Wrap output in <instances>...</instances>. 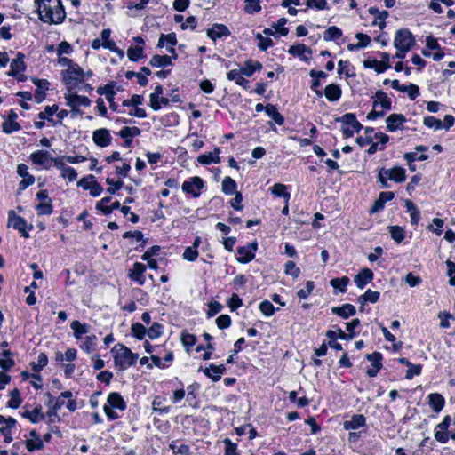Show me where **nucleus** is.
<instances>
[{
  "mask_svg": "<svg viewBox=\"0 0 455 455\" xmlns=\"http://www.w3.org/2000/svg\"><path fill=\"white\" fill-rule=\"evenodd\" d=\"M163 326L158 323H154L148 331V335L150 339L158 338L162 334Z\"/></svg>",
  "mask_w": 455,
  "mask_h": 455,
  "instance_id": "nucleus-51",
  "label": "nucleus"
},
{
  "mask_svg": "<svg viewBox=\"0 0 455 455\" xmlns=\"http://www.w3.org/2000/svg\"><path fill=\"white\" fill-rule=\"evenodd\" d=\"M37 211L39 214H46L49 215L52 212V206L51 204V199H48L47 202H41L37 204Z\"/></svg>",
  "mask_w": 455,
  "mask_h": 455,
  "instance_id": "nucleus-52",
  "label": "nucleus"
},
{
  "mask_svg": "<svg viewBox=\"0 0 455 455\" xmlns=\"http://www.w3.org/2000/svg\"><path fill=\"white\" fill-rule=\"evenodd\" d=\"M257 38L259 40V48L260 50H267L269 46L273 45V41L272 39L268 38V37H264L262 36L260 34H258L257 35Z\"/></svg>",
  "mask_w": 455,
  "mask_h": 455,
  "instance_id": "nucleus-58",
  "label": "nucleus"
},
{
  "mask_svg": "<svg viewBox=\"0 0 455 455\" xmlns=\"http://www.w3.org/2000/svg\"><path fill=\"white\" fill-rule=\"evenodd\" d=\"M238 258L237 260L242 263H248L252 260L255 254L250 247H239L237 249Z\"/></svg>",
  "mask_w": 455,
  "mask_h": 455,
  "instance_id": "nucleus-27",
  "label": "nucleus"
},
{
  "mask_svg": "<svg viewBox=\"0 0 455 455\" xmlns=\"http://www.w3.org/2000/svg\"><path fill=\"white\" fill-rule=\"evenodd\" d=\"M219 153L220 149L216 148L213 152H211L208 155L199 156L197 161L203 164H209L211 163H220V159L218 156Z\"/></svg>",
  "mask_w": 455,
  "mask_h": 455,
  "instance_id": "nucleus-28",
  "label": "nucleus"
},
{
  "mask_svg": "<svg viewBox=\"0 0 455 455\" xmlns=\"http://www.w3.org/2000/svg\"><path fill=\"white\" fill-rule=\"evenodd\" d=\"M391 237L394 241L400 243L405 237V232L400 226H390L388 227Z\"/></svg>",
  "mask_w": 455,
  "mask_h": 455,
  "instance_id": "nucleus-36",
  "label": "nucleus"
},
{
  "mask_svg": "<svg viewBox=\"0 0 455 455\" xmlns=\"http://www.w3.org/2000/svg\"><path fill=\"white\" fill-rule=\"evenodd\" d=\"M108 405L122 411H124L126 407V403L120 394L115 392L109 394L108 397Z\"/></svg>",
  "mask_w": 455,
  "mask_h": 455,
  "instance_id": "nucleus-21",
  "label": "nucleus"
},
{
  "mask_svg": "<svg viewBox=\"0 0 455 455\" xmlns=\"http://www.w3.org/2000/svg\"><path fill=\"white\" fill-rule=\"evenodd\" d=\"M12 226L15 229L19 230L22 234V236L26 238L29 236L28 233L26 231L27 223L25 220L20 216L15 217Z\"/></svg>",
  "mask_w": 455,
  "mask_h": 455,
  "instance_id": "nucleus-41",
  "label": "nucleus"
},
{
  "mask_svg": "<svg viewBox=\"0 0 455 455\" xmlns=\"http://www.w3.org/2000/svg\"><path fill=\"white\" fill-rule=\"evenodd\" d=\"M58 110V106L53 105L52 107L47 106L44 108V111L39 113V118L40 119H48L51 120L50 117Z\"/></svg>",
  "mask_w": 455,
  "mask_h": 455,
  "instance_id": "nucleus-55",
  "label": "nucleus"
},
{
  "mask_svg": "<svg viewBox=\"0 0 455 455\" xmlns=\"http://www.w3.org/2000/svg\"><path fill=\"white\" fill-rule=\"evenodd\" d=\"M236 183L230 177H226L222 181V190L224 193L231 195L235 192Z\"/></svg>",
  "mask_w": 455,
  "mask_h": 455,
  "instance_id": "nucleus-42",
  "label": "nucleus"
},
{
  "mask_svg": "<svg viewBox=\"0 0 455 455\" xmlns=\"http://www.w3.org/2000/svg\"><path fill=\"white\" fill-rule=\"evenodd\" d=\"M201 370L208 378L212 379L213 381H218L220 379L221 375L226 371V367L223 364L219 366L211 364L209 368H205L204 370L201 367L199 371Z\"/></svg>",
  "mask_w": 455,
  "mask_h": 455,
  "instance_id": "nucleus-12",
  "label": "nucleus"
},
{
  "mask_svg": "<svg viewBox=\"0 0 455 455\" xmlns=\"http://www.w3.org/2000/svg\"><path fill=\"white\" fill-rule=\"evenodd\" d=\"M39 18L44 22L59 24L65 18V11L60 0H36Z\"/></svg>",
  "mask_w": 455,
  "mask_h": 455,
  "instance_id": "nucleus-1",
  "label": "nucleus"
},
{
  "mask_svg": "<svg viewBox=\"0 0 455 455\" xmlns=\"http://www.w3.org/2000/svg\"><path fill=\"white\" fill-rule=\"evenodd\" d=\"M271 192L276 196L284 197L286 203L290 198V194L286 191V186L283 184H275L271 188Z\"/></svg>",
  "mask_w": 455,
  "mask_h": 455,
  "instance_id": "nucleus-38",
  "label": "nucleus"
},
{
  "mask_svg": "<svg viewBox=\"0 0 455 455\" xmlns=\"http://www.w3.org/2000/svg\"><path fill=\"white\" fill-rule=\"evenodd\" d=\"M424 124L429 128L435 127L439 129L442 127V121L434 116H427L424 118Z\"/></svg>",
  "mask_w": 455,
  "mask_h": 455,
  "instance_id": "nucleus-57",
  "label": "nucleus"
},
{
  "mask_svg": "<svg viewBox=\"0 0 455 455\" xmlns=\"http://www.w3.org/2000/svg\"><path fill=\"white\" fill-rule=\"evenodd\" d=\"M132 333L138 339H143L147 333V330L141 323H135L132 325Z\"/></svg>",
  "mask_w": 455,
  "mask_h": 455,
  "instance_id": "nucleus-44",
  "label": "nucleus"
},
{
  "mask_svg": "<svg viewBox=\"0 0 455 455\" xmlns=\"http://www.w3.org/2000/svg\"><path fill=\"white\" fill-rule=\"evenodd\" d=\"M308 7H315L318 10H324L327 8V3L325 0H307Z\"/></svg>",
  "mask_w": 455,
  "mask_h": 455,
  "instance_id": "nucleus-62",
  "label": "nucleus"
},
{
  "mask_svg": "<svg viewBox=\"0 0 455 455\" xmlns=\"http://www.w3.org/2000/svg\"><path fill=\"white\" fill-rule=\"evenodd\" d=\"M429 403L433 410L436 412L440 411L444 405L443 397L437 393L429 395Z\"/></svg>",
  "mask_w": 455,
  "mask_h": 455,
  "instance_id": "nucleus-32",
  "label": "nucleus"
},
{
  "mask_svg": "<svg viewBox=\"0 0 455 455\" xmlns=\"http://www.w3.org/2000/svg\"><path fill=\"white\" fill-rule=\"evenodd\" d=\"M375 100L373 103V108H375L379 104L384 108V109H390L391 108V100L387 97V93L383 91H377L375 93Z\"/></svg>",
  "mask_w": 455,
  "mask_h": 455,
  "instance_id": "nucleus-22",
  "label": "nucleus"
},
{
  "mask_svg": "<svg viewBox=\"0 0 455 455\" xmlns=\"http://www.w3.org/2000/svg\"><path fill=\"white\" fill-rule=\"evenodd\" d=\"M17 117V114L13 110H11L8 116V121L4 122L2 125L4 132L11 133L13 131L20 130V125L16 122Z\"/></svg>",
  "mask_w": 455,
  "mask_h": 455,
  "instance_id": "nucleus-17",
  "label": "nucleus"
},
{
  "mask_svg": "<svg viewBox=\"0 0 455 455\" xmlns=\"http://www.w3.org/2000/svg\"><path fill=\"white\" fill-rule=\"evenodd\" d=\"M289 52L294 56H302L305 52H308L309 54H311L312 52L305 44H299L297 45H292L289 49Z\"/></svg>",
  "mask_w": 455,
  "mask_h": 455,
  "instance_id": "nucleus-46",
  "label": "nucleus"
},
{
  "mask_svg": "<svg viewBox=\"0 0 455 455\" xmlns=\"http://www.w3.org/2000/svg\"><path fill=\"white\" fill-rule=\"evenodd\" d=\"M22 416L28 419L33 423H37L44 419L41 406L36 407L33 411H25Z\"/></svg>",
  "mask_w": 455,
  "mask_h": 455,
  "instance_id": "nucleus-24",
  "label": "nucleus"
},
{
  "mask_svg": "<svg viewBox=\"0 0 455 455\" xmlns=\"http://www.w3.org/2000/svg\"><path fill=\"white\" fill-rule=\"evenodd\" d=\"M341 36H342V31L339 28L332 26V27H330L324 32L323 39L325 41H331V40L339 39V37H341Z\"/></svg>",
  "mask_w": 455,
  "mask_h": 455,
  "instance_id": "nucleus-37",
  "label": "nucleus"
},
{
  "mask_svg": "<svg viewBox=\"0 0 455 455\" xmlns=\"http://www.w3.org/2000/svg\"><path fill=\"white\" fill-rule=\"evenodd\" d=\"M112 353L114 354L115 365L119 371H124L133 365L138 359V355L132 353L130 348L123 344L116 345Z\"/></svg>",
  "mask_w": 455,
  "mask_h": 455,
  "instance_id": "nucleus-2",
  "label": "nucleus"
},
{
  "mask_svg": "<svg viewBox=\"0 0 455 455\" xmlns=\"http://www.w3.org/2000/svg\"><path fill=\"white\" fill-rule=\"evenodd\" d=\"M265 111L277 124L282 125L284 123L283 116L278 112L275 105L267 104L265 107Z\"/></svg>",
  "mask_w": 455,
  "mask_h": 455,
  "instance_id": "nucleus-29",
  "label": "nucleus"
},
{
  "mask_svg": "<svg viewBox=\"0 0 455 455\" xmlns=\"http://www.w3.org/2000/svg\"><path fill=\"white\" fill-rule=\"evenodd\" d=\"M115 92L113 86L111 84H107L106 88V99L109 102L110 108L116 111L117 109V105L114 101Z\"/></svg>",
  "mask_w": 455,
  "mask_h": 455,
  "instance_id": "nucleus-49",
  "label": "nucleus"
},
{
  "mask_svg": "<svg viewBox=\"0 0 455 455\" xmlns=\"http://www.w3.org/2000/svg\"><path fill=\"white\" fill-rule=\"evenodd\" d=\"M299 268L296 267V264L293 261H288L285 265V273L287 275H291L292 277H297L299 275Z\"/></svg>",
  "mask_w": 455,
  "mask_h": 455,
  "instance_id": "nucleus-53",
  "label": "nucleus"
},
{
  "mask_svg": "<svg viewBox=\"0 0 455 455\" xmlns=\"http://www.w3.org/2000/svg\"><path fill=\"white\" fill-rule=\"evenodd\" d=\"M324 95L329 100L335 101L340 98L341 90L337 84H331L325 87Z\"/></svg>",
  "mask_w": 455,
  "mask_h": 455,
  "instance_id": "nucleus-26",
  "label": "nucleus"
},
{
  "mask_svg": "<svg viewBox=\"0 0 455 455\" xmlns=\"http://www.w3.org/2000/svg\"><path fill=\"white\" fill-rule=\"evenodd\" d=\"M216 323L220 329H225L229 327L231 319L228 315H221L216 319Z\"/></svg>",
  "mask_w": 455,
  "mask_h": 455,
  "instance_id": "nucleus-56",
  "label": "nucleus"
},
{
  "mask_svg": "<svg viewBox=\"0 0 455 455\" xmlns=\"http://www.w3.org/2000/svg\"><path fill=\"white\" fill-rule=\"evenodd\" d=\"M24 54L19 52L16 59L12 60L11 63V70L8 73L9 76L16 77L19 81H25L26 76L21 74L26 69V64L24 62Z\"/></svg>",
  "mask_w": 455,
  "mask_h": 455,
  "instance_id": "nucleus-5",
  "label": "nucleus"
},
{
  "mask_svg": "<svg viewBox=\"0 0 455 455\" xmlns=\"http://www.w3.org/2000/svg\"><path fill=\"white\" fill-rule=\"evenodd\" d=\"M307 289H301L298 291V296L300 299H307V296L312 292L314 289V283L312 281H307L306 284Z\"/></svg>",
  "mask_w": 455,
  "mask_h": 455,
  "instance_id": "nucleus-60",
  "label": "nucleus"
},
{
  "mask_svg": "<svg viewBox=\"0 0 455 455\" xmlns=\"http://www.w3.org/2000/svg\"><path fill=\"white\" fill-rule=\"evenodd\" d=\"M382 173L388 174V179L395 182H403L406 178L405 170L398 166L392 169L382 168Z\"/></svg>",
  "mask_w": 455,
  "mask_h": 455,
  "instance_id": "nucleus-14",
  "label": "nucleus"
},
{
  "mask_svg": "<svg viewBox=\"0 0 455 455\" xmlns=\"http://www.w3.org/2000/svg\"><path fill=\"white\" fill-rule=\"evenodd\" d=\"M373 279V272L369 268H363L358 275L355 276V283L363 289L365 284Z\"/></svg>",
  "mask_w": 455,
  "mask_h": 455,
  "instance_id": "nucleus-18",
  "label": "nucleus"
},
{
  "mask_svg": "<svg viewBox=\"0 0 455 455\" xmlns=\"http://www.w3.org/2000/svg\"><path fill=\"white\" fill-rule=\"evenodd\" d=\"M62 76L65 84L72 87L76 84L84 81V73L83 69L76 63H75L64 70L62 72Z\"/></svg>",
  "mask_w": 455,
  "mask_h": 455,
  "instance_id": "nucleus-3",
  "label": "nucleus"
},
{
  "mask_svg": "<svg viewBox=\"0 0 455 455\" xmlns=\"http://www.w3.org/2000/svg\"><path fill=\"white\" fill-rule=\"evenodd\" d=\"M68 105L71 108H75L77 106H89L91 104V100L85 96H80L76 93H69L65 96Z\"/></svg>",
  "mask_w": 455,
  "mask_h": 455,
  "instance_id": "nucleus-16",
  "label": "nucleus"
},
{
  "mask_svg": "<svg viewBox=\"0 0 455 455\" xmlns=\"http://www.w3.org/2000/svg\"><path fill=\"white\" fill-rule=\"evenodd\" d=\"M229 34V29L222 24H215L212 28L207 30V36L213 41L222 36H228Z\"/></svg>",
  "mask_w": 455,
  "mask_h": 455,
  "instance_id": "nucleus-15",
  "label": "nucleus"
},
{
  "mask_svg": "<svg viewBox=\"0 0 455 455\" xmlns=\"http://www.w3.org/2000/svg\"><path fill=\"white\" fill-rule=\"evenodd\" d=\"M149 64L153 67H165L172 65V57L168 55H154Z\"/></svg>",
  "mask_w": 455,
  "mask_h": 455,
  "instance_id": "nucleus-31",
  "label": "nucleus"
},
{
  "mask_svg": "<svg viewBox=\"0 0 455 455\" xmlns=\"http://www.w3.org/2000/svg\"><path fill=\"white\" fill-rule=\"evenodd\" d=\"M26 448L29 451H34L35 450H41L44 448V443L42 440H38V442L28 439L25 442Z\"/></svg>",
  "mask_w": 455,
  "mask_h": 455,
  "instance_id": "nucleus-54",
  "label": "nucleus"
},
{
  "mask_svg": "<svg viewBox=\"0 0 455 455\" xmlns=\"http://www.w3.org/2000/svg\"><path fill=\"white\" fill-rule=\"evenodd\" d=\"M163 87L161 85H157L155 88V92L150 95V107L154 110H159L161 108V104L167 106L169 104V100L167 98L162 97Z\"/></svg>",
  "mask_w": 455,
  "mask_h": 455,
  "instance_id": "nucleus-9",
  "label": "nucleus"
},
{
  "mask_svg": "<svg viewBox=\"0 0 455 455\" xmlns=\"http://www.w3.org/2000/svg\"><path fill=\"white\" fill-rule=\"evenodd\" d=\"M261 68L262 65L259 61L249 60L245 62V66L241 69V72L246 76H251L255 70H259Z\"/></svg>",
  "mask_w": 455,
  "mask_h": 455,
  "instance_id": "nucleus-33",
  "label": "nucleus"
},
{
  "mask_svg": "<svg viewBox=\"0 0 455 455\" xmlns=\"http://www.w3.org/2000/svg\"><path fill=\"white\" fill-rule=\"evenodd\" d=\"M146 271V266L136 262L133 265V268L129 273V277L137 281L139 284L142 285L144 283L145 278H144V272Z\"/></svg>",
  "mask_w": 455,
  "mask_h": 455,
  "instance_id": "nucleus-19",
  "label": "nucleus"
},
{
  "mask_svg": "<svg viewBox=\"0 0 455 455\" xmlns=\"http://www.w3.org/2000/svg\"><path fill=\"white\" fill-rule=\"evenodd\" d=\"M241 70H231L228 73V80H234L238 85L243 86V88H248L249 81L242 76Z\"/></svg>",
  "mask_w": 455,
  "mask_h": 455,
  "instance_id": "nucleus-34",
  "label": "nucleus"
},
{
  "mask_svg": "<svg viewBox=\"0 0 455 455\" xmlns=\"http://www.w3.org/2000/svg\"><path fill=\"white\" fill-rule=\"evenodd\" d=\"M365 424V418L362 414L354 415L350 420H346L344 422V428L348 429H356L359 427H362Z\"/></svg>",
  "mask_w": 455,
  "mask_h": 455,
  "instance_id": "nucleus-25",
  "label": "nucleus"
},
{
  "mask_svg": "<svg viewBox=\"0 0 455 455\" xmlns=\"http://www.w3.org/2000/svg\"><path fill=\"white\" fill-rule=\"evenodd\" d=\"M336 121H341L346 125H350L355 132H359L363 128L362 124L356 120L355 116L352 113L345 114L342 117L336 118Z\"/></svg>",
  "mask_w": 455,
  "mask_h": 455,
  "instance_id": "nucleus-23",
  "label": "nucleus"
},
{
  "mask_svg": "<svg viewBox=\"0 0 455 455\" xmlns=\"http://www.w3.org/2000/svg\"><path fill=\"white\" fill-rule=\"evenodd\" d=\"M382 60L381 61H378L377 60H365L363 61V65L364 67L366 68H374L375 70L378 72V73H382L384 72L386 69L389 68H390V64H389V54L387 53V52H384L382 54Z\"/></svg>",
  "mask_w": 455,
  "mask_h": 455,
  "instance_id": "nucleus-8",
  "label": "nucleus"
},
{
  "mask_svg": "<svg viewBox=\"0 0 455 455\" xmlns=\"http://www.w3.org/2000/svg\"><path fill=\"white\" fill-rule=\"evenodd\" d=\"M405 121L406 118L403 115L392 114L386 120L387 128L388 131L394 132L397 129H400Z\"/></svg>",
  "mask_w": 455,
  "mask_h": 455,
  "instance_id": "nucleus-13",
  "label": "nucleus"
},
{
  "mask_svg": "<svg viewBox=\"0 0 455 455\" xmlns=\"http://www.w3.org/2000/svg\"><path fill=\"white\" fill-rule=\"evenodd\" d=\"M415 44L412 34L407 29H400L396 32L394 45L396 49L410 51Z\"/></svg>",
  "mask_w": 455,
  "mask_h": 455,
  "instance_id": "nucleus-4",
  "label": "nucleus"
},
{
  "mask_svg": "<svg viewBox=\"0 0 455 455\" xmlns=\"http://www.w3.org/2000/svg\"><path fill=\"white\" fill-rule=\"evenodd\" d=\"M420 372H421V365H419V364H417V365L412 364V367H409V369L407 370L405 378L407 379H411L414 375H419Z\"/></svg>",
  "mask_w": 455,
  "mask_h": 455,
  "instance_id": "nucleus-63",
  "label": "nucleus"
},
{
  "mask_svg": "<svg viewBox=\"0 0 455 455\" xmlns=\"http://www.w3.org/2000/svg\"><path fill=\"white\" fill-rule=\"evenodd\" d=\"M379 298V292L367 290L365 293L358 298V301L363 305L365 302L375 303ZM360 310H363V307L361 306Z\"/></svg>",
  "mask_w": 455,
  "mask_h": 455,
  "instance_id": "nucleus-30",
  "label": "nucleus"
},
{
  "mask_svg": "<svg viewBox=\"0 0 455 455\" xmlns=\"http://www.w3.org/2000/svg\"><path fill=\"white\" fill-rule=\"evenodd\" d=\"M259 309L267 316L274 315L275 311V308L268 300H264L263 302H261L259 305Z\"/></svg>",
  "mask_w": 455,
  "mask_h": 455,
  "instance_id": "nucleus-50",
  "label": "nucleus"
},
{
  "mask_svg": "<svg viewBox=\"0 0 455 455\" xmlns=\"http://www.w3.org/2000/svg\"><path fill=\"white\" fill-rule=\"evenodd\" d=\"M204 187L203 180L197 176L191 178L188 181H184L182 184V190L186 193L192 194L194 197H198L200 190Z\"/></svg>",
  "mask_w": 455,
  "mask_h": 455,
  "instance_id": "nucleus-6",
  "label": "nucleus"
},
{
  "mask_svg": "<svg viewBox=\"0 0 455 455\" xmlns=\"http://www.w3.org/2000/svg\"><path fill=\"white\" fill-rule=\"evenodd\" d=\"M349 282V278L347 276H344L342 278H334L331 281V284L334 288H338L341 292H344L346 291V287Z\"/></svg>",
  "mask_w": 455,
  "mask_h": 455,
  "instance_id": "nucleus-48",
  "label": "nucleus"
},
{
  "mask_svg": "<svg viewBox=\"0 0 455 455\" xmlns=\"http://www.w3.org/2000/svg\"><path fill=\"white\" fill-rule=\"evenodd\" d=\"M366 357L370 362H371L372 366L371 369H368L367 374L370 377H375L382 366V355L379 352H374L372 354L367 355Z\"/></svg>",
  "mask_w": 455,
  "mask_h": 455,
  "instance_id": "nucleus-10",
  "label": "nucleus"
},
{
  "mask_svg": "<svg viewBox=\"0 0 455 455\" xmlns=\"http://www.w3.org/2000/svg\"><path fill=\"white\" fill-rule=\"evenodd\" d=\"M64 160L65 159L61 156L52 159V162L54 165L61 171V176L63 178H68L69 181H73L76 179L77 173L74 168L67 166L64 164Z\"/></svg>",
  "mask_w": 455,
  "mask_h": 455,
  "instance_id": "nucleus-7",
  "label": "nucleus"
},
{
  "mask_svg": "<svg viewBox=\"0 0 455 455\" xmlns=\"http://www.w3.org/2000/svg\"><path fill=\"white\" fill-rule=\"evenodd\" d=\"M197 257H198L197 250L194 249L191 246L186 248V250L183 253V258L188 261H195Z\"/></svg>",
  "mask_w": 455,
  "mask_h": 455,
  "instance_id": "nucleus-59",
  "label": "nucleus"
},
{
  "mask_svg": "<svg viewBox=\"0 0 455 455\" xmlns=\"http://www.w3.org/2000/svg\"><path fill=\"white\" fill-rule=\"evenodd\" d=\"M331 312L340 317L347 319L355 314V307L351 304H345L340 307H334L331 308Z\"/></svg>",
  "mask_w": 455,
  "mask_h": 455,
  "instance_id": "nucleus-20",
  "label": "nucleus"
},
{
  "mask_svg": "<svg viewBox=\"0 0 455 455\" xmlns=\"http://www.w3.org/2000/svg\"><path fill=\"white\" fill-rule=\"evenodd\" d=\"M405 282L411 286L415 287L421 283V278L419 276H415L411 273H409L405 276Z\"/></svg>",
  "mask_w": 455,
  "mask_h": 455,
  "instance_id": "nucleus-64",
  "label": "nucleus"
},
{
  "mask_svg": "<svg viewBox=\"0 0 455 455\" xmlns=\"http://www.w3.org/2000/svg\"><path fill=\"white\" fill-rule=\"evenodd\" d=\"M405 206L411 214V224L418 225L419 221V212L418 211L416 205L411 200H406Z\"/></svg>",
  "mask_w": 455,
  "mask_h": 455,
  "instance_id": "nucleus-35",
  "label": "nucleus"
},
{
  "mask_svg": "<svg viewBox=\"0 0 455 455\" xmlns=\"http://www.w3.org/2000/svg\"><path fill=\"white\" fill-rule=\"evenodd\" d=\"M71 328L74 330V335L76 339H80L82 334L87 332V328L85 324H82L79 321H73L71 323Z\"/></svg>",
  "mask_w": 455,
  "mask_h": 455,
  "instance_id": "nucleus-45",
  "label": "nucleus"
},
{
  "mask_svg": "<svg viewBox=\"0 0 455 455\" xmlns=\"http://www.w3.org/2000/svg\"><path fill=\"white\" fill-rule=\"evenodd\" d=\"M245 6L244 11L248 14L258 12L261 10L259 0H244Z\"/></svg>",
  "mask_w": 455,
  "mask_h": 455,
  "instance_id": "nucleus-40",
  "label": "nucleus"
},
{
  "mask_svg": "<svg viewBox=\"0 0 455 455\" xmlns=\"http://www.w3.org/2000/svg\"><path fill=\"white\" fill-rule=\"evenodd\" d=\"M140 134V129L136 126H133V127L125 126L119 132V135L122 138H132V137L138 136Z\"/></svg>",
  "mask_w": 455,
  "mask_h": 455,
  "instance_id": "nucleus-43",
  "label": "nucleus"
},
{
  "mask_svg": "<svg viewBox=\"0 0 455 455\" xmlns=\"http://www.w3.org/2000/svg\"><path fill=\"white\" fill-rule=\"evenodd\" d=\"M224 443L226 445L225 455H238L236 452V444L233 443L229 439H225Z\"/></svg>",
  "mask_w": 455,
  "mask_h": 455,
  "instance_id": "nucleus-61",
  "label": "nucleus"
},
{
  "mask_svg": "<svg viewBox=\"0 0 455 455\" xmlns=\"http://www.w3.org/2000/svg\"><path fill=\"white\" fill-rule=\"evenodd\" d=\"M94 143L100 147H107L110 144L111 137L108 130L101 128L96 130L92 134Z\"/></svg>",
  "mask_w": 455,
  "mask_h": 455,
  "instance_id": "nucleus-11",
  "label": "nucleus"
},
{
  "mask_svg": "<svg viewBox=\"0 0 455 455\" xmlns=\"http://www.w3.org/2000/svg\"><path fill=\"white\" fill-rule=\"evenodd\" d=\"M49 153L47 151L39 150L31 155V160L37 164H44L47 160Z\"/></svg>",
  "mask_w": 455,
  "mask_h": 455,
  "instance_id": "nucleus-47",
  "label": "nucleus"
},
{
  "mask_svg": "<svg viewBox=\"0 0 455 455\" xmlns=\"http://www.w3.org/2000/svg\"><path fill=\"white\" fill-rule=\"evenodd\" d=\"M127 56L131 60L137 61L139 59L143 58V47L141 45L130 47L127 51Z\"/></svg>",
  "mask_w": 455,
  "mask_h": 455,
  "instance_id": "nucleus-39",
  "label": "nucleus"
}]
</instances>
